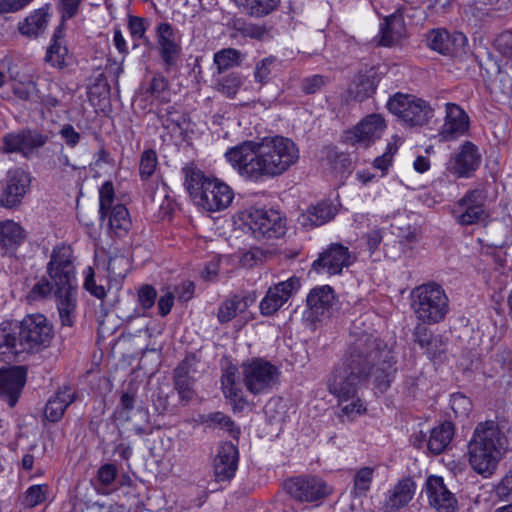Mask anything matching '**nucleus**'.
<instances>
[{
  "instance_id": "obj_17",
  "label": "nucleus",
  "mask_w": 512,
  "mask_h": 512,
  "mask_svg": "<svg viewBox=\"0 0 512 512\" xmlns=\"http://www.w3.org/2000/svg\"><path fill=\"white\" fill-rule=\"evenodd\" d=\"M31 183L30 174L22 168L9 170L6 183L3 187L0 204L6 208H13L19 205L22 198L29 190Z\"/></svg>"
},
{
  "instance_id": "obj_41",
  "label": "nucleus",
  "mask_w": 512,
  "mask_h": 512,
  "mask_svg": "<svg viewBox=\"0 0 512 512\" xmlns=\"http://www.w3.org/2000/svg\"><path fill=\"white\" fill-rule=\"evenodd\" d=\"M427 43L431 49L441 54L450 53L454 45L450 34L444 29L430 31L427 36Z\"/></svg>"
},
{
  "instance_id": "obj_44",
  "label": "nucleus",
  "mask_w": 512,
  "mask_h": 512,
  "mask_svg": "<svg viewBox=\"0 0 512 512\" xmlns=\"http://www.w3.org/2000/svg\"><path fill=\"white\" fill-rule=\"evenodd\" d=\"M214 63L217 66L218 73H223L241 63V53L233 48L223 49L215 53Z\"/></svg>"
},
{
  "instance_id": "obj_21",
  "label": "nucleus",
  "mask_w": 512,
  "mask_h": 512,
  "mask_svg": "<svg viewBox=\"0 0 512 512\" xmlns=\"http://www.w3.org/2000/svg\"><path fill=\"white\" fill-rule=\"evenodd\" d=\"M239 452L235 444L225 442L218 448L214 458V475L217 481L232 479L238 467Z\"/></svg>"
},
{
  "instance_id": "obj_7",
  "label": "nucleus",
  "mask_w": 512,
  "mask_h": 512,
  "mask_svg": "<svg viewBox=\"0 0 512 512\" xmlns=\"http://www.w3.org/2000/svg\"><path fill=\"white\" fill-rule=\"evenodd\" d=\"M19 349L24 353H38L50 346L54 337L52 324L42 314H31L15 326Z\"/></svg>"
},
{
  "instance_id": "obj_63",
  "label": "nucleus",
  "mask_w": 512,
  "mask_h": 512,
  "mask_svg": "<svg viewBox=\"0 0 512 512\" xmlns=\"http://www.w3.org/2000/svg\"><path fill=\"white\" fill-rule=\"evenodd\" d=\"M424 352L432 360L440 359L441 356L445 353L444 343L441 337L434 336L428 346H425Z\"/></svg>"
},
{
  "instance_id": "obj_28",
  "label": "nucleus",
  "mask_w": 512,
  "mask_h": 512,
  "mask_svg": "<svg viewBox=\"0 0 512 512\" xmlns=\"http://www.w3.org/2000/svg\"><path fill=\"white\" fill-rule=\"evenodd\" d=\"M194 359V357H186L174 371V387L180 399L186 403L194 397L193 378L190 376Z\"/></svg>"
},
{
  "instance_id": "obj_3",
  "label": "nucleus",
  "mask_w": 512,
  "mask_h": 512,
  "mask_svg": "<svg viewBox=\"0 0 512 512\" xmlns=\"http://www.w3.org/2000/svg\"><path fill=\"white\" fill-rule=\"evenodd\" d=\"M357 320L350 332V344L344 360L371 371L376 385L386 389L390 383L394 357L387 345L371 332L361 330Z\"/></svg>"
},
{
  "instance_id": "obj_2",
  "label": "nucleus",
  "mask_w": 512,
  "mask_h": 512,
  "mask_svg": "<svg viewBox=\"0 0 512 512\" xmlns=\"http://www.w3.org/2000/svg\"><path fill=\"white\" fill-rule=\"evenodd\" d=\"M46 274L33 285L27 299L36 302L54 296L62 325L71 327L75 320L77 291L74 255L70 246L60 244L53 248Z\"/></svg>"
},
{
  "instance_id": "obj_14",
  "label": "nucleus",
  "mask_w": 512,
  "mask_h": 512,
  "mask_svg": "<svg viewBox=\"0 0 512 512\" xmlns=\"http://www.w3.org/2000/svg\"><path fill=\"white\" fill-rule=\"evenodd\" d=\"M356 255L341 243H332L313 262V269L318 273L339 275L356 261Z\"/></svg>"
},
{
  "instance_id": "obj_15",
  "label": "nucleus",
  "mask_w": 512,
  "mask_h": 512,
  "mask_svg": "<svg viewBox=\"0 0 512 512\" xmlns=\"http://www.w3.org/2000/svg\"><path fill=\"white\" fill-rule=\"evenodd\" d=\"M284 488L292 498L300 502H314L330 493L322 479L311 475L290 478L285 481Z\"/></svg>"
},
{
  "instance_id": "obj_37",
  "label": "nucleus",
  "mask_w": 512,
  "mask_h": 512,
  "mask_svg": "<svg viewBox=\"0 0 512 512\" xmlns=\"http://www.w3.org/2000/svg\"><path fill=\"white\" fill-rule=\"evenodd\" d=\"M62 38V29L58 27L53 36V43L48 48L45 57L46 62L60 69L66 66L65 58L68 54V49L63 45Z\"/></svg>"
},
{
  "instance_id": "obj_46",
  "label": "nucleus",
  "mask_w": 512,
  "mask_h": 512,
  "mask_svg": "<svg viewBox=\"0 0 512 512\" xmlns=\"http://www.w3.org/2000/svg\"><path fill=\"white\" fill-rule=\"evenodd\" d=\"M114 204V187L112 182L106 181L99 190V213L100 220L105 221L108 211L115 206Z\"/></svg>"
},
{
  "instance_id": "obj_54",
  "label": "nucleus",
  "mask_w": 512,
  "mask_h": 512,
  "mask_svg": "<svg viewBox=\"0 0 512 512\" xmlns=\"http://www.w3.org/2000/svg\"><path fill=\"white\" fill-rule=\"evenodd\" d=\"M451 409L456 416H467L472 409L471 400L461 393H455L450 399Z\"/></svg>"
},
{
  "instance_id": "obj_59",
  "label": "nucleus",
  "mask_w": 512,
  "mask_h": 512,
  "mask_svg": "<svg viewBox=\"0 0 512 512\" xmlns=\"http://www.w3.org/2000/svg\"><path fill=\"white\" fill-rule=\"evenodd\" d=\"M117 467L112 463L102 465L97 471V479L104 486H110L117 477Z\"/></svg>"
},
{
  "instance_id": "obj_60",
  "label": "nucleus",
  "mask_w": 512,
  "mask_h": 512,
  "mask_svg": "<svg viewBox=\"0 0 512 512\" xmlns=\"http://www.w3.org/2000/svg\"><path fill=\"white\" fill-rule=\"evenodd\" d=\"M59 89H60V87L57 83L50 82L48 84L49 94H47V95L40 94V98H38L37 103H40L43 107L47 108L48 110H51L52 108L59 106L60 100L54 94L55 91H57Z\"/></svg>"
},
{
  "instance_id": "obj_22",
  "label": "nucleus",
  "mask_w": 512,
  "mask_h": 512,
  "mask_svg": "<svg viewBox=\"0 0 512 512\" xmlns=\"http://www.w3.org/2000/svg\"><path fill=\"white\" fill-rule=\"evenodd\" d=\"M427 495L429 503L438 512H455L457 509V500L455 496L446 488L441 477L430 476L426 481Z\"/></svg>"
},
{
  "instance_id": "obj_52",
  "label": "nucleus",
  "mask_w": 512,
  "mask_h": 512,
  "mask_svg": "<svg viewBox=\"0 0 512 512\" xmlns=\"http://www.w3.org/2000/svg\"><path fill=\"white\" fill-rule=\"evenodd\" d=\"M276 58L267 57L257 62L254 70V78L257 83L263 85L268 82L273 67L275 66Z\"/></svg>"
},
{
  "instance_id": "obj_8",
  "label": "nucleus",
  "mask_w": 512,
  "mask_h": 512,
  "mask_svg": "<svg viewBox=\"0 0 512 512\" xmlns=\"http://www.w3.org/2000/svg\"><path fill=\"white\" fill-rule=\"evenodd\" d=\"M387 108L409 126H422L433 117L426 101L409 94L396 93L388 100Z\"/></svg>"
},
{
  "instance_id": "obj_42",
  "label": "nucleus",
  "mask_w": 512,
  "mask_h": 512,
  "mask_svg": "<svg viewBox=\"0 0 512 512\" xmlns=\"http://www.w3.org/2000/svg\"><path fill=\"white\" fill-rule=\"evenodd\" d=\"M374 477V469L371 467H362L354 475L353 489L351 494L358 498L365 496L370 489Z\"/></svg>"
},
{
  "instance_id": "obj_55",
  "label": "nucleus",
  "mask_w": 512,
  "mask_h": 512,
  "mask_svg": "<svg viewBox=\"0 0 512 512\" xmlns=\"http://www.w3.org/2000/svg\"><path fill=\"white\" fill-rule=\"evenodd\" d=\"M222 390L225 397L230 401V404L233 406L234 411L240 412L246 407L247 401L244 399L243 391L237 385L223 388Z\"/></svg>"
},
{
  "instance_id": "obj_57",
  "label": "nucleus",
  "mask_w": 512,
  "mask_h": 512,
  "mask_svg": "<svg viewBox=\"0 0 512 512\" xmlns=\"http://www.w3.org/2000/svg\"><path fill=\"white\" fill-rule=\"evenodd\" d=\"M342 414L350 419L362 415L366 412V407L356 394L355 398H351L348 402L340 403Z\"/></svg>"
},
{
  "instance_id": "obj_33",
  "label": "nucleus",
  "mask_w": 512,
  "mask_h": 512,
  "mask_svg": "<svg viewBox=\"0 0 512 512\" xmlns=\"http://www.w3.org/2000/svg\"><path fill=\"white\" fill-rule=\"evenodd\" d=\"M453 436L454 426L451 422L446 421L440 424L430 432L427 440L428 450L435 455L442 453L450 444Z\"/></svg>"
},
{
  "instance_id": "obj_18",
  "label": "nucleus",
  "mask_w": 512,
  "mask_h": 512,
  "mask_svg": "<svg viewBox=\"0 0 512 512\" xmlns=\"http://www.w3.org/2000/svg\"><path fill=\"white\" fill-rule=\"evenodd\" d=\"M385 129V121L379 114H371L364 118L353 130L348 131L345 141L351 145L368 147L380 138Z\"/></svg>"
},
{
  "instance_id": "obj_30",
  "label": "nucleus",
  "mask_w": 512,
  "mask_h": 512,
  "mask_svg": "<svg viewBox=\"0 0 512 512\" xmlns=\"http://www.w3.org/2000/svg\"><path fill=\"white\" fill-rule=\"evenodd\" d=\"M18 334L16 327L10 324H3L0 326V360L10 362L16 356L24 353L19 349Z\"/></svg>"
},
{
  "instance_id": "obj_50",
  "label": "nucleus",
  "mask_w": 512,
  "mask_h": 512,
  "mask_svg": "<svg viewBox=\"0 0 512 512\" xmlns=\"http://www.w3.org/2000/svg\"><path fill=\"white\" fill-rule=\"evenodd\" d=\"M234 28L237 32H239L244 37H250L252 39L261 40L267 34V29L265 26L246 23L244 21H236L234 23Z\"/></svg>"
},
{
  "instance_id": "obj_58",
  "label": "nucleus",
  "mask_w": 512,
  "mask_h": 512,
  "mask_svg": "<svg viewBox=\"0 0 512 512\" xmlns=\"http://www.w3.org/2000/svg\"><path fill=\"white\" fill-rule=\"evenodd\" d=\"M327 84V78L322 75H313L303 79L301 87L306 94H314Z\"/></svg>"
},
{
  "instance_id": "obj_49",
  "label": "nucleus",
  "mask_w": 512,
  "mask_h": 512,
  "mask_svg": "<svg viewBox=\"0 0 512 512\" xmlns=\"http://www.w3.org/2000/svg\"><path fill=\"white\" fill-rule=\"evenodd\" d=\"M242 85V79L239 74L231 73L221 80H219L217 84V89L222 94L226 95L229 98H232L236 95L238 89Z\"/></svg>"
},
{
  "instance_id": "obj_56",
  "label": "nucleus",
  "mask_w": 512,
  "mask_h": 512,
  "mask_svg": "<svg viewBox=\"0 0 512 512\" xmlns=\"http://www.w3.org/2000/svg\"><path fill=\"white\" fill-rule=\"evenodd\" d=\"M493 46L505 58L512 57V32L503 31L494 39Z\"/></svg>"
},
{
  "instance_id": "obj_24",
  "label": "nucleus",
  "mask_w": 512,
  "mask_h": 512,
  "mask_svg": "<svg viewBox=\"0 0 512 512\" xmlns=\"http://www.w3.org/2000/svg\"><path fill=\"white\" fill-rule=\"evenodd\" d=\"M310 316L319 320L321 317H328L335 304L333 289L328 286L313 288L306 299Z\"/></svg>"
},
{
  "instance_id": "obj_53",
  "label": "nucleus",
  "mask_w": 512,
  "mask_h": 512,
  "mask_svg": "<svg viewBox=\"0 0 512 512\" xmlns=\"http://www.w3.org/2000/svg\"><path fill=\"white\" fill-rule=\"evenodd\" d=\"M157 166V156L154 150H145L140 159L139 172L142 179H148Z\"/></svg>"
},
{
  "instance_id": "obj_13",
  "label": "nucleus",
  "mask_w": 512,
  "mask_h": 512,
  "mask_svg": "<svg viewBox=\"0 0 512 512\" xmlns=\"http://www.w3.org/2000/svg\"><path fill=\"white\" fill-rule=\"evenodd\" d=\"M234 198L232 188L226 183L211 179L195 196L194 203L208 212L222 211L230 206Z\"/></svg>"
},
{
  "instance_id": "obj_25",
  "label": "nucleus",
  "mask_w": 512,
  "mask_h": 512,
  "mask_svg": "<svg viewBox=\"0 0 512 512\" xmlns=\"http://www.w3.org/2000/svg\"><path fill=\"white\" fill-rule=\"evenodd\" d=\"M480 163L481 155L477 146L470 141H466L454 156L452 170L458 177H470Z\"/></svg>"
},
{
  "instance_id": "obj_32",
  "label": "nucleus",
  "mask_w": 512,
  "mask_h": 512,
  "mask_svg": "<svg viewBox=\"0 0 512 512\" xmlns=\"http://www.w3.org/2000/svg\"><path fill=\"white\" fill-rule=\"evenodd\" d=\"M105 221L111 232L117 237L125 236L131 228V219L127 208L123 204H116L108 211Z\"/></svg>"
},
{
  "instance_id": "obj_61",
  "label": "nucleus",
  "mask_w": 512,
  "mask_h": 512,
  "mask_svg": "<svg viewBox=\"0 0 512 512\" xmlns=\"http://www.w3.org/2000/svg\"><path fill=\"white\" fill-rule=\"evenodd\" d=\"M413 336L415 343H417L422 349H424L425 346H428L434 338L432 332L422 322L415 326Z\"/></svg>"
},
{
  "instance_id": "obj_43",
  "label": "nucleus",
  "mask_w": 512,
  "mask_h": 512,
  "mask_svg": "<svg viewBox=\"0 0 512 512\" xmlns=\"http://www.w3.org/2000/svg\"><path fill=\"white\" fill-rule=\"evenodd\" d=\"M47 16L44 10L35 11V13L27 17L25 22L20 26V32L28 36L39 35L47 26Z\"/></svg>"
},
{
  "instance_id": "obj_31",
  "label": "nucleus",
  "mask_w": 512,
  "mask_h": 512,
  "mask_svg": "<svg viewBox=\"0 0 512 512\" xmlns=\"http://www.w3.org/2000/svg\"><path fill=\"white\" fill-rule=\"evenodd\" d=\"M405 32V26L401 15L393 14L385 18L381 24L379 43L382 46H392L397 43Z\"/></svg>"
},
{
  "instance_id": "obj_48",
  "label": "nucleus",
  "mask_w": 512,
  "mask_h": 512,
  "mask_svg": "<svg viewBox=\"0 0 512 512\" xmlns=\"http://www.w3.org/2000/svg\"><path fill=\"white\" fill-rule=\"evenodd\" d=\"M49 487L46 484L33 485L25 492L23 503L27 507H35L46 500Z\"/></svg>"
},
{
  "instance_id": "obj_27",
  "label": "nucleus",
  "mask_w": 512,
  "mask_h": 512,
  "mask_svg": "<svg viewBox=\"0 0 512 512\" xmlns=\"http://www.w3.org/2000/svg\"><path fill=\"white\" fill-rule=\"evenodd\" d=\"M336 214L337 208L331 202L323 201L302 213L299 222L304 227L314 228L329 222Z\"/></svg>"
},
{
  "instance_id": "obj_64",
  "label": "nucleus",
  "mask_w": 512,
  "mask_h": 512,
  "mask_svg": "<svg viewBox=\"0 0 512 512\" xmlns=\"http://www.w3.org/2000/svg\"><path fill=\"white\" fill-rule=\"evenodd\" d=\"M496 494L502 500H512V471L496 486Z\"/></svg>"
},
{
  "instance_id": "obj_5",
  "label": "nucleus",
  "mask_w": 512,
  "mask_h": 512,
  "mask_svg": "<svg viewBox=\"0 0 512 512\" xmlns=\"http://www.w3.org/2000/svg\"><path fill=\"white\" fill-rule=\"evenodd\" d=\"M411 308L423 324H437L449 313V298L440 284L431 281L412 290Z\"/></svg>"
},
{
  "instance_id": "obj_26",
  "label": "nucleus",
  "mask_w": 512,
  "mask_h": 512,
  "mask_svg": "<svg viewBox=\"0 0 512 512\" xmlns=\"http://www.w3.org/2000/svg\"><path fill=\"white\" fill-rule=\"evenodd\" d=\"M414 482L410 478L400 480L387 492L383 504L384 512H397L406 506L414 495Z\"/></svg>"
},
{
  "instance_id": "obj_4",
  "label": "nucleus",
  "mask_w": 512,
  "mask_h": 512,
  "mask_svg": "<svg viewBox=\"0 0 512 512\" xmlns=\"http://www.w3.org/2000/svg\"><path fill=\"white\" fill-rule=\"evenodd\" d=\"M508 449V440L495 421L479 423L468 444L469 462L474 471L490 475Z\"/></svg>"
},
{
  "instance_id": "obj_36",
  "label": "nucleus",
  "mask_w": 512,
  "mask_h": 512,
  "mask_svg": "<svg viewBox=\"0 0 512 512\" xmlns=\"http://www.w3.org/2000/svg\"><path fill=\"white\" fill-rule=\"evenodd\" d=\"M236 6L252 17H263L270 14L278 5L279 0H233Z\"/></svg>"
},
{
  "instance_id": "obj_20",
  "label": "nucleus",
  "mask_w": 512,
  "mask_h": 512,
  "mask_svg": "<svg viewBox=\"0 0 512 512\" xmlns=\"http://www.w3.org/2000/svg\"><path fill=\"white\" fill-rule=\"evenodd\" d=\"M300 287L297 277H291L273 287H270L260 302V311L265 316L276 313Z\"/></svg>"
},
{
  "instance_id": "obj_9",
  "label": "nucleus",
  "mask_w": 512,
  "mask_h": 512,
  "mask_svg": "<svg viewBox=\"0 0 512 512\" xmlns=\"http://www.w3.org/2000/svg\"><path fill=\"white\" fill-rule=\"evenodd\" d=\"M485 201L486 194L484 190H469L454 203L451 210L452 216L461 226L486 225L490 214Z\"/></svg>"
},
{
  "instance_id": "obj_51",
  "label": "nucleus",
  "mask_w": 512,
  "mask_h": 512,
  "mask_svg": "<svg viewBox=\"0 0 512 512\" xmlns=\"http://www.w3.org/2000/svg\"><path fill=\"white\" fill-rule=\"evenodd\" d=\"M208 421L226 430L233 438L238 439L240 428L235 425L229 416L222 412H215L209 415Z\"/></svg>"
},
{
  "instance_id": "obj_34",
  "label": "nucleus",
  "mask_w": 512,
  "mask_h": 512,
  "mask_svg": "<svg viewBox=\"0 0 512 512\" xmlns=\"http://www.w3.org/2000/svg\"><path fill=\"white\" fill-rule=\"evenodd\" d=\"M249 297L234 295L225 300L219 307L217 318L220 323H227L236 317L237 314L243 313L249 307Z\"/></svg>"
},
{
  "instance_id": "obj_6",
  "label": "nucleus",
  "mask_w": 512,
  "mask_h": 512,
  "mask_svg": "<svg viewBox=\"0 0 512 512\" xmlns=\"http://www.w3.org/2000/svg\"><path fill=\"white\" fill-rule=\"evenodd\" d=\"M371 377V371L355 366L344 359L338 364L328 380V390L339 401L348 402L355 398L359 389Z\"/></svg>"
},
{
  "instance_id": "obj_1",
  "label": "nucleus",
  "mask_w": 512,
  "mask_h": 512,
  "mask_svg": "<svg viewBox=\"0 0 512 512\" xmlns=\"http://www.w3.org/2000/svg\"><path fill=\"white\" fill-rule=\"evenodd\" d=\"M226 161L238 174L251 181L279 176L299 159L296 144L285 137L246 140L225 152Z\"/></svg>"
},
{
  "instance_id": "obj_38",
  "label": "nucleus",
  "mask_w": 512,
  "mask_h": 512,
  "mask_svg": "<svg viewBox=\"0 0 512 512\" xmlns=\"http://www.w3.org/2000/svg\"><path fill=\"white\" fill-rule=\"evenodd\" d=\"M182 172L185 178V187L193 201H195L196 194L203 190L204 184L209 182L211 178L206 177L200 169L193 165L185 166Z\"/></svg>"
},
{
  "instance_id": "obj_19",
  "label": "nucleus",
  "mask_w": 512,
  "mask_h": 512,
  "mask_svg": "<svg viewBox=\"0 0 512 512\" xmlns=\"http://www.w3.org/2000/svg\"><path fill=\"white\" fill-rule=\"evenodd\" d=\"M470 126L468 114L455 103L445 104L444 124L439 131L442 141H453L467 133Z\"/></svg>"
},
{
  "instance_id": "obj_11",
  "label": "nucleus",
  "mask_w": 512,
  "mask_h": 512,
  "mask_svg": "<svg viewBox=\"0 0 512 512\" xmlns=\"http://www.w3.org/2000/svg\"><path fill=\"white\" fill-rule=\"evenodd\" d=\"M242 374L247 390L254 395H258L273 388L277 383L280 372L270 362L256 358L243 363Z\"/></svg>"
},
{
  "instance_id": "obj_23",
  "label": "nucleus",
  "mask_w": 512,
  "mask_h": 512,
  "mask_svg": "<svg viewBox=\"0 0 512 512\" xmlns=\"http://www.w3.org/2000/svg\"><path fill=\"white\" fill-rule=\"evenodd\" d=\"M26 383V371L16 367L0 372V396L10 407H14Z\"/></svg>"
},
{
  "instance_id": "obj_12",
  "label": "nucleus",
  "mask_w": 512,
  "mask_h": 512,
  "mask_svg": "<svg viewBox=\"0 0 512 512\" xmlns=\"http://www.w3.org/2000/svg\"><path fill=\"white\" fill-rule=\"evenodd\" d=\"M47 141L48 137L38 130L23 129L4 135L1 150L5 154L19 153L28 159Z\"/></svg>"
},
{
  "instance_id": "obj_16",
  "label": "nucleus",
  "mask_w": 512,
  "mask_h": 512,
  "mask_svg": "<svg viewBox=\"0 0 512 512\" xmlns=\"http://www.w3.org/2000/svg\"><path fill=\"white\" fill-rule=\"evenodd\" d=\"M156 42L166 70L175 66L182 50L179 31L170 23L161 22L156 27Z\"/></svg>"
},
{
  "instance_id": "obj_47",
  "label": "nucleus",
  "mask_w": 512,
  "mask_h": 512,
  "mask_svg": "<svg viewBox=\"0 0 512 512\" xmlns=\"http://www.w3.org/2000/svg\"><path fill=\"white\" fill-rule=\"evenodd\" d=\"M130 270V261L124 255H115L109 258L107 271L110 278L118 281L123 279Z\"/></svg>"
},
{
  "instance_id": "obj_45",
  "label": "nucleus",
  "mask_w": 512,
  "mask_h": 512,
  "mask_svg": "<svg viewBox=\"0 0 512 512\" xmlns=\"http://www.w3.org/2000/svg\"><path fill=\"white\" fill-rule=\"evenodd\" d=\"M13 94L23 101H29L36 103L40 98V91L37 88V84L30 79L17 81L13 85Z\"/></svg>"
},
{
  "instance_id": "obj_62",
  "label": "nucleus",
  "mask_w": 512,
  "mask_h": 512,
  "mask_svg": "<svg viewBox=\"0 0 512 512\" xmlns=\"http://www.w3.org/2000/svg\"><path fill=\"white\" fill-rule=\"evenodd\" d=\"M398 147L394 143H388L386 151L374 160V167L382 171H386L391 165L393 155Z\"/></svg>"
},
{
  "instance_id": "obj_40",
  "label": "nucleus",
  "mask_w": 512,
  "mask_h": 512,
  "mask_svg": "<svg viewBox=\"0 0 512 512\" xmlns=\"http://www.w3.org/2000/svg\"><path fill=\"white\" fill-rule=\"evenodd\" d=\"M143 93L161 103H168L170 101L169 82L163 75L157 73L153 76L149 86L144 89Z\"/></svg>"
},
{
  "instance_id": "obj_35",
  "label": "nucleus",
  "mask_w": 512,
  "mask_h": 512,
  "mask_svg": "<svg viewBox=\"0 0 512 512\" xmlns=\"http://www.w3.org/2000/svg\"><path fill=\"white\" fill-rule=\"evenodd\" d=\"M25 238L22 227L12 221L7 220L0 223V246L7 249H14L19 246Z\"/></svg>"
},
{
  "instance_id": "obj_10",
  "label": "nucleus",
  "mask_w": 512,
  "mask_h": 512,
  "mask_svg": "<svg viewBox=\"0 0 512 512\" xmlns=\"http://www.w3.org/2000/svg\"><path fill=\"white\" fill-rule=\"evenodd\" d=\"M244 221L257 240L278 239L286 233L285 221L275 210L251 208L244 215Z\"/></svg>"
},
{
  "instance_id": "obj_29",
  "label": "nucleus",
  "mask_w": 512,
  "mask_h": 512,
  "mask_svg": "<svg viewBox=\"0 0 512 512\" xmlns=\"http://www.w3.org/2000/svg\"><path fill=\"white\" fill-rule=\"evenodd\" d=\"M75 400V391L69 386L61 387L55 396L51 397L45 407V417L51 422H58L66 408Z\"/></svg>"
},
{
  "instance_id": "obj_39",
  "label": "nucleus",
  "mask_w": 512,
  "mask_h": 512,
  "mask_svg": "<svg viewBox=\"0 0 512 512\" xmlns=\"http://www.w3.org/2000/svg\"><path fill=\"white\" fill-rule=\"evenodd\" d=\"M375 89L376 84L372 76L358 74L349 88V93L355 100L361 102L370 97Z\"/></svg>"
}]
</instances>
